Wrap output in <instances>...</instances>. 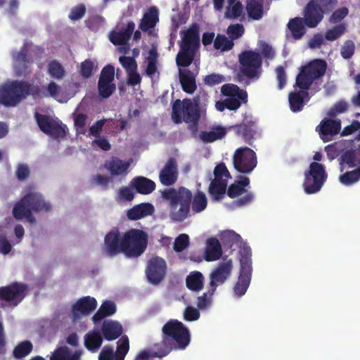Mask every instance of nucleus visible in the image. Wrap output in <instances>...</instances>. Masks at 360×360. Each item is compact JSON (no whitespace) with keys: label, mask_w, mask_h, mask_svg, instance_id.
<instances>
[{"label":"nucleus","mask_w":360,"mask_h":360,"mask_svg":"<svg viewBox=\"0 0 360 360\" xmlns=\"http://www.w3.org/2000/svg\"><path fill=\"white\" fill-rule=\"evenodd\" d=\"M162 198L169 202V216L173 222L180 223L191 216V210L193 213H200L207 205L205 194L198 191L194 195L192 192L181 186L178 189L168 188L161 192Z\"/></svg>","instance_id":"1"},{"label":"nucleus","mask_w":360,"mask_h":360,"mask_svg":"<svg viewBox=\"0 0 360 360\" xmlns=\"http://www.w3.org/2000/svg\"><path fill=\"white\" fill-rule=\"evenodd\" d=\"M326 69L327 63L322 59L313 60L302 67L295 81V85L301 90L290 92L288 95L290 108L292 112L303 109L304 103L310 98L308 90L314 80L324 76Z\"/></svg>","instance_id":"2"},{"label":"nucleus","mask_w":360,"mask_h":360,"mask_svg":"<svg viewBox=\"0 0 360 360\" xmlns=\"http://www.w3.org/2000/svg\"><path fill=\"white\" fill-rule=\"evenodd\" d=\"M51 210V205L44 200L41 193L29 192L14 205L13 215L17 220L26 219L30 223L34 224L36 219L32 214V211L49 212Z\"/></svg>","instance_id":"3"},{"label":"nucleus","mask_w":360,"mask_h":360,"mask_svg":"<svg viewBox=\"0 0 360 360\" xmlns=\"http://www.w3.org/2000/svg\"><path fill=\"white\" fill-rule=\"evenodd\" d=\"M37 87L24 80H14L0 87V104L5 107H15L23 99L32 95L37 96Z\"/></svg>","instance_id":"4"},{"label":"nucleus","mask_w":360,"mask_h":360,"mask_svg":"<svg viewBox=\"0 0 360 360\" xmlns=\"http://www.w3.org/2000/svg\"><path fill=\"white\" fill-rule=\"evenodd\" d=\"M172 119L175 124L184 121L190 124L191 129H196L200 119V106L188 98L176 99L172 105Z\"/></svg>","instance_id":"5"},{"label":"nucleus","mask_w":360,"mask_h":360,"mask_svg":"<svg viewBox=\"0 0 360 360\" xmlns=\"http://www.w3.org/2000/svg\"><path fill=\"white\" fill-rule=\"evenodd\" d=\"M148 234L143 230L130 229L122 236V248L124 255L128 258H137L146 250Z\"/></svg>","instance_id":"6"},{"label":"nucleus","mask_w":360,"mask_h":360,"mask_svg":"<svg viewBox=\"0 0 360 360\" xmlns=\"http://www.w3.org/2000/svg\"><path fill=\"white\" fill-rule=\"evenodd\" d=\"M162 334L172 343L174 350L185 349L191 342L188 328L176 319L169 320L162 328Z\"/></svg>","instance_id":"7"},{"label":"nucleus","mask_w":360,"mask_h":360,"mask_svg":"<svg viewBox=\"0 0 360 360\" xmlns=\"http://www.w3.org/2000/svg\"><path fill=\"white\" fill-rule=\"evenodd\" d=\"M327 178L328 174L324 166L317 162H311L309 169L304 172V179L302 184L304 192L308 195L319 192Z\"/></svg>","instance_id":"8"},{"label":"nucleus","mask_w":360,"mask_h":360,"mask_svg":"<svg viewBox=\"0 0 360 360\" xmlns=\"http://www.w3.org/2000/svg\"><path fill=\"white\" fill-rule=\"evenodd\" d=\"M27 292V284L13 282L6 286L0 287V300L7 302L10 306L15 307L24 300Z\"/></svg>","instance_id":"9"},{"label":"nucleus","mask_w":360,"mask_h":360,"mask_svg":"<svg viewBox=\"0 0 360 360\" xmlns=\"http://www.w3.org/2000/svg\"><path fill=\"white\" fill-rule=\"evenodd\" d=\"M13 68L17 76H26L31 72V66L34 60L27 44H24L19 51L13 52Z\"/></svg>","instance_id":"10"},{"label":"nucleus","mask_w":360,"mask_h":360,"mask_svg":"<svg viewBox=\"0 0 360 360\" xmlns=\"http://www.w3.org/2000/svg\"><path fill=\"white\" fill-rule=\"evenodd\" d=\"M129 350V338L127 335H122L117 342L115 352L112 345H105L99 354L98 360H124Z\"/></svg>","instance_id":"11"},{"label":"nucleus","mask_w":360,"mask_h":360,"mask_svg":"<svg viewBox=\"0 0 360 360\" xmlns=\"http://www.w3.org/2000/svg\"><path fill=\"white\" fill-rule=\"evenodd\" d=\"M166 270V262L160 257H153L148 262L146 275L150 283L157 285L165 277Z\"/></svg>","instance_id":"12"},{"label":"nucleus","mask_w":360,"mask_h":360,"mask_svg":"<svg viewBox=\"0 0 360 360\" xmlns=\"http://www.w3.org/2000/svg\"><path fill=\"white\" fill-rule=\"evenodd\" d=\"M122 236L117 229L109 231L104 238V251L107 256L115 257L120 253L124 255L122 248Z\"/></svg>","instance_id":"13"},{"label":"nucleus","mask_w":360,"mask_h":360,"mask_svg":"<svg viewBox=\"0 0 360 360\" xmlns=\"http://www.w3.org/2000/svg\"><path fill=\"white\" fill-rule=\"evenodd\" d=\"M341 129V122L340 120L325 118L316 127L320 138L323 142L331 141L333 136L338 134Z\"/></svg>","instance_id":"14"},{"label":"nucleus","mask_w":360,"mask_h":360,"mask_svg":"<svg viewBox=\"0 0 360 360\" xmlns=\"http://www.w3.org/2000/svg\"><path fill=\"white\" fill-rule=\"evenodd\" d=\"M323 11L314 3V0H310L304 7L303 11L305 25L309 28H314L322 21L324 16Z\"/></svg>","instance_id":"15"},{"label":"nucleus","mask_w":360,"mask_h":360,"mask_svg":"<svg viewBox=\"0 0 360 360\" xmlns=\"http://www.w3.org/2000/svg\"><path fill=\"white\" fill-rule=\"evenodd\" d=\"M231 272V265L226 262L220 263L210 274L209 287L216 291L219 285H222L229 277Z\"/></svg>","instance_id":"16"},{"label":"nucleus","mask_w":360,"mask_h":360,"mask_svg":"<svg viewBox=\"0 0 360 360\" xmlns=\"http://www.w3.org/2000/svg\"><path fill=\"white\" fill-rule=\"evenodd\" d=\"M160 183L165 186L174 185L178 179V166L174 158H169L160 172Z\"/></svg>","instance_id":"17"},{"label":"nucleus","mask_w":360,"mask_h":360,"mask_svg":"<svg viewBox=\"0 0 360 360\" xmlns=\"http://www.w3.org/2000/svg\"><path fill=\"white\" fill-rule=\"evenodd\" d=\"M338 162L341 172L347 169L360 167V148L343 150L338 158Z\"/></svg>","instance_id":"18"},{"label":"nucleus","mask_w":360,"mask_h":360,"mask_svg":"<svg viewBox=\"0 0 360 360\" xmlns=\"http://www.w3.org/2000/svg\"><path fill=\"white\" fill-rule=\"evenodd\" d=\"M181 42L180 47L198 49L200 46L199 27L197 24H193L188 30L181 32Z\"/></svg>","instance_id":"19"},{"label":"nucleus","mask_w":360,"mask_h":360,"mask_svg":"<svg viewBox=\"0 0 360 360\" xmlns=\"http://www.w3.org/2000/svg\"><path fill=\"white\" fill-rule=\"evenodd\" d=\"M82 349L72 350L66 345L57 347L49 356V360H81Z\"/></svg>","instance_id":"20"},{"label":"nucleus","mask_w":360,"mask_h":360,"mask_svg":"<svg viewBox=\"0 0 360 360\" xmlns=\"http://www.w3.org/2000/svg\"><path fill=\"white\" fill-rule=\"evenodd\" d=\"M135 29V24L133 21L127 22L124 29L120 31L112 30L109 34V40L114 45H125L130 39Z\"/></svg>","instance_id":"21"},{"label":"nucleus","mask_w":360,"mask_h":360,"mask_svg":"<svg viewBox=\"0 0 360 360\" xmlns=\"http://www.w3.org/2000/svg\"><path fill=\"white\" fill-rule=\"evenodd\" d=\"M262 72V58L260 53L249 51V84L258 79Z\"/></svg>","instance_id":"22"},{"label":"nucleus","mask_w":360,"mask_h":360,"mask_svg":"<svg viewBox=\"0 0 360 360\" xmlns=\"http://www.w3.org/2000/svg\"><path fill=\"white\" fill-rule=\"evenodd\" d=\"M188 69L179 70V77L182 90L188 94H193L197 89L196 75Z\"/></svg>","instance_id":"23"},{"label":"nucleus","mask_w":360,"mask_h":360,"mask_svg":"<svg viewBox=\"0 0 360 360\" xmlns=\"http://www.w3.org/2000/svg\"><path fill=\"white\" fill-rule=\"evenodd\" d=\"M96 306L97 302L95 298L90 296L83 297L73 305L72 312L75 316L88 315L96 309Z\"/></svg>","instance_id":"24"},{"label":"nucleus","mask_w":360,"mask_h":360,"mask_svg":"<svg viewBox=\"0 0 360 360\" xmlns=\"http://www.w3.org/2000/svg\"><path fill=\"white\" fill-rule=\"evenodd\" d=\"M130 186L137 193L143 195L151 193L156 188V184L153 181L141 176L134 177L131 181Z\"/></svg>","instance_id":"25"},{"label":"nucleus","mask_w":360,"mask_h":360,"mask_svg":"<svg viewBox=\"0 0 360 360\" xmlns=\"http://www.w3.org/2000/svg\"><path fill=\"white\" fill-rule=\"evenodd\" d=\"M101 331L106 340L112 341L122 335L123 328L122 325L117 321L105 320L103 323Z\"/></svg>","instance_id":"26"},{"label":"nucleus","mask_w":360,"mask_h":360,"mask_svg":"<svg viewBox=\"0 0 360 360\" xmlns=\"http://www.w3.org/2000/svg\"><path fill=\"white\" fill-rule=\"evenodd\" d=\"M222 255L221 245L219 240L212 237L207 240L205 259L207 262L218 260Z\"/></svg>","instance_id":"27"},{"label":"nucleus","mask_w":360,"mask_h":360,"mask_svg":"<svg viewBox=\"0 0 360 360\" xmlns=\"http://www.w3.org/2000/svg\"><path fill=\"white\" fill-rule=\"evenodd\" d=\"M154 212V207L148 202L141 203L134 206L127 212L128 219L131 220H138L151 215Z\"/></svg>","instance_id":"28"},{"label":"nucleus","mask_w":360,"mask_h":360,"mask_svg":"<svg viewBox=\"0 0 360 360\" xmlns=\"http://www.w3.org/2000/svg\"><path fill=\"white\" fill-rule=\"evenodd\" d=\"M146 350L150 351L152 357L162 358L168 355L172 350H174V347L162 334V340L154 344L153 347Z\"/></svg>","instance_id":"29"},{"label":"nucleus","mask_w":360,"mask_h":360,"mask_svg":"<svg viewBox=\"0 0 360 360\" xmlns=\"http://www.w3.org/2000/svg\"><path fill=\"white\" fill-rule=\"evenodd\" d=\"M129 163L123 162L117 157H112L105 160L104 167L112 176H117L127 172Z\"/></svg>","instance_id":"30"},{"label":"nucleus","mask_w":360,"mask_h":360,"mask_svg":"<svg viewBox=\"0 0 360 360\" xmlns=\"http://www.w3.org/2000/svg\"><path fill=\"white\" fill-rule=\"evenodd\" d=\"M227 180L214 179L210 182L208 193L212 200L219 201L224 198L227 188Z\"/></svg>","instance_id":"31"},{"label":"nucleus","mask_w":360,"mask_h":360,"mask_svg":"<svg viewBox=\"0 0 360 360\" xmlns=\"http://www.w3.org/2000/svg\"><path fill=\"white\" fill-rule=\"evenodd\" d=\"M233 162L238 172L248 173V147H241L235 151Z\"/></svg>","instance_id":"32"},{"label":"nucleus","mask_w":360,"mask_h":360,"mask_svg":"<svg viewBox=\"0 0 360 360\" xmlns=\"http://www.w3.org/2000/svg\"><path fill=\"white\" fill-rule=\"evenodd\" d=\"M226 129L221 125H213L209 131H202L200 138L204 143H212L223 139L226 134Z\"/></svg>","instance_id":"33"},{"label":"nucleus","mask_w":360,"mask_h":360,"mask_svg":"<svg viewBox=\"0 0 360 360\" xmlns=\"http://www.w3.org/2000/svg\"><path fill=\"white\" fill-rule=\"evenodd\" d=\"M159 21V11L155 6L150 7L143 15V19L140 23L139 27L146 32L150 28H153Z\"/></svg>","instance_id":"34"},{"label":"nucleus","mask_w":360,"mask_h":360,"mask_svg":"<svg viewBox=\"0 0 360 360\" xmlns=\"http://www.w3.org/2000/svg\"><path fill=\"white\" fill-rule=\"evenodd\" d=\"M103 343V337L99 331L90 330L84 335V346L91 352H97Z\"/></svg>","instance_id":"35"},{"label":"nucleus","mask_w":360,"mask_h":360,"mask_svg":"<svg viewBox=\"0 0 360 360\" xmlns=\"http://www.w3.org/2000/svg\"><path fill=\"white\" fill-rule=\"evenodd\" d=\"M204 276L198 271H191L186 278V285L193 292H200L204 286Z\"/></svg>","instance_id":"36"},{"label":"nucleus","mask_w":360,"mask_h":360,"mask_svg":"<svg viewBox=\"0 0 360 360\" xmlns=\"http://www.w3.org/2000/svg\"><path fill=\"white\" fill-rule=\"evenodd\" d=\"M304 25H306L305 20L300 17H295L289 20L288 28L290 31L294 39H300L305 34L306 29Z\"/></svg>","instance_id":"37"},{"label":"nucleus","mask_w":360,"mask_h":360,"mask_svg":"<svg viewBox=\"0 0 360 360\" xmlns=\"http://www.w3.org/2000/svg\"><path fill=\"white\" fill-rule=\"evenodd\" d=\"M116 310V305L113 302L109 300L103 302L92 317L94 323H97L104 318L113 315Z\"/></svg>","instance_id":"38"},{"label":"nucleus","mask_w":360,"mask_h":360,"mask_svg":"<svg viewBox=\"0 0 360 360\" xmlns=\"http://www.w3.org/2000/svg\"><path fill=\"white\" fill-rule=\"evenodd\" d=\"M33 86L37 87V96L32 95L34 99L49 96L56 98L60 90V86L54 82H51L47 86H40L37 84H33Z\"/></svg>","instance_id":"39"},{"label":"nucleus","mask_w":360,"mask_h":360,"mask_svg":"<svg viewBox=\"0 0 360 360\" xmlns=\"http://www.w3.org/2000/svg\"><path fill=\"white\" fill-rule=\"evenodd\" d=\"M195 51L194 49L180 47V51L176 57V65L182 68L188 67L194 60Z\"/></svg>","instance_id":"40"},{"label":"nucleus","mask_w":360,"mask_h":360,"mask_svg":"<svg viewBox=\"0 0 360 360\" xmlns=\"http://www.w3.org/2000/svg\"><path fill=\"white\" fill-rule=\"evenodd\" d=\"M264 14V0H249V18L259 20Z\"/></svg>","instance_id":"41"},{"label":"nucleus","mask_w":360,"mask_h":360,"mask_svg":"<svg viewBox=\"0 0 360 360\" xmlns=\"http://www.w3.org/2000/svg\"><path fill=\"white\" fill-rule=\"evenodd\" d=\"M241 181L231 184L227 189V195L231 198H236L240 195L245 191V188L248 186V178L241 177Z\"/></svg>","instance_id":"42"},{"label":"nucleus","mask_w":360,"mask_h":360,"mask_svg":"<svg viewBox=\"0 0 360 360\" xmlns=\"http://www.w3.org/2000/svg\"><path fill=\"white\" fill-rule=\"evenodd\" d=\"M360 180V166L339 176L340 182L345 186H350Z\"/></svg>","instance_id":"43"},{"label":"nucleus","mask_w":360,"mask_h":360,"mask_svg":"<svg viewBox=\"0 0 360 360\" xmlns=\"http://www.w3.org/2000/svg\"><path fill=\"white\" fill-rule=\"evenodd\" d=\"M32 349V343L29 340H24L14 347L13 350V356L15 359H21L30 354Z\"/></svg>","instance_id":"44"},{"label":"nucleus","mask_w":360,"mask_h":360,"mask_svg":"<svg viewBox=\"0 0 360 360\" xmlns=\"http://www.w3.org/2000/svg\"><path fill=\"white\" fill-rule=\"evenodd\" d=\"M243 6L239 1L228 0L225 16L227 18H237L242 14Z\"/></svg>","instance_id":"45"},{"label":"nucleus","mask_w":360,"mask_h":360,"mask_svg":"<svg viewBox=\"0 0 360 360\" xmlns=\"http://www.w3.org/2000/svg\"><path fill=\"white\" fill-rule=\"evenodd\" d=\"M214 292L215 290L208 287L207 292L197 297L196 306L198 309L205 310L211 306Z\"/></svg>","instance_id":"46"},{"label":"nucleus","mask_w":360,"mask_h":360,"mask_svg":"<svg viewBox=\"0 0 360 360\" xmlns=\"http://www.w3.org/2000/svg\"><path fill=\"white\" fill-rule=\"evenodd\" d=\"M349 103L344 100L340 99L335 102L332 107L327 112V115L329 117H335L338 115L345 113L349 110Z\"/></svg>","instance_id":"47"},{"label":"nucleus","mask_w":360,"mask_h":360,"mask_svg":"<svg viewBox=\"0 0 360 360\" xmlns=\"http://www.w3.org/2000/svg\"><path fill=\"white\" fill-rule=\"evenodd\" d=\"M233 42L224 34H218L214 40V47L222 52L228 51L233 47Z\"/></svg>","instance_id":"48"},{"label":"nucleus","mask_w":360,"mask_h":360,"mask_svg":"<svg viewBox=\"0 0 360 360\" xmlns=\"http://www.w3.org/2000/svg\"><path fill=\"white\" fill-rule=\"evenodd\" d=\"M48 72L51 77L61 79L65 75V71L62 65L56 60H51L48 65Z\"/></svg>","instance_id":"49"},{"label":"nucleus","mask_w":360,"mask_h":360,"mask_svg":"<svg viewBox=\"0 0 360 360\" xmlns=\"http://www.w3.org/2000/svg\"><path fill=\"white\" fill-rule=\"evenodd\" d=\"M116 89L113 82L98 81V90L99 96L103 98H108Z\"/></svg>","instance_id":"50"},{"label":"nucleus","mask_w":360,"mask_h":360,"mask_svg":"<svg viewBox=\"0 0 360 360\" xmlns=\"http://www.w3.org/2000/svg\"><path fill=\"white\" fill-rule=\"evenodd\" d=\"M239 66L236 68L238 70V77L239 80H243L248 78V50L243 51L239 55Z\"/></svg>","instance_id":"51"},{"label":"nucleus","mask_w":360,"mask_h":360,"mask_svg":"<svg viewBox=\"0 0 360 360\" xmlns=\"http://www.w3.org/2000/svg\"><path fill=\"white\" fill-rule=\"evenodd\" d=\"M346 32V25L343 23L337 25L325 32V38L328 41H335L342 36Z\"/></svg>","instance_id":"52"},{"label":"nucleus","mask_w":360,"mask_h":360,"mask_svg":"<svg viewBox=\"0 0 360 360\" xmlns=\"http://www.w3.org/2000/svg\"><path fill=\"white\" fill-rule=\"evenodd\" d=\"M34 118L40 130L44 133L49 131V128L53 123L49 116L35 112Z\"/></svg>","instance_id":"53"},{"label":"nucleus","mask_w":360,"mask_h":360,"mask_svg":"<svg viewBox=\"0 0 360 360\" xmlns=\"http://www.w3.org/2000/svg\"><path fill=\"white\" fill-rule=\"evenodd\" d=\"M97 68V64L90 59H86L81 63L79 73L84 78H89Z\"/></svg>","instance_id":"54"},{"label":"nucleus","mask_w":360,"mask_h":360,"mask_svg":"<svg viewBox=\"0 0 360 360\" xmlns=\"http://www.w3.org/2000/svg\"><path fill=\"white\" fill-rule=\"evenodd\" d=\"M189 245V237L187 234H180L174 240L173 249L176 252H181Z\"/></svg>","instance_id":"55"},{"label":"nucleus","mask_w":360,"mask_h":360,"mask_svg":"<svg viewBox=\"0 0 360 360\" xmlns=\"http://www.w3.org/2000/svg\"><path fill=\"white\" fill-rule=\"evenodd\" d=\"M221 94L225 96L236 97L238 96L240 98H243L240 94L239 87L233 84H224L221 88Z\"/></svg>","instance_id":"56"},{"label":"nucleus","mask_w":360,"mask_h":360,"mask_svg":"<svg viewBox=\"0 0 360 360\" xmlns=\"http://www.w3.org/2000/svg\"><path fill=\"white\" fill-rule=\"evenodd\" d=\"M214 179L220 180L231 179L230 172H229L226 165L224 162L218 164L214 169Z\"/></svg>","instance_id":"57"},{"label":"nucleus","mask_w":360,"mask_h":360,"mask_svg":"<svg viewBox=\"0 0 360 360\" xmlns=\"http://www.w3.org/2000/svg\"><path fill=\"white\" fill-rule=\"evenodd\" d=\"M355 44L352 40H347L344 42L341 50L340 54L344 59H350L354 53Z\"/></svg>","instance_id":"58"},{"label":"nucleus","mask_w":360,"mask_h":360,"mask_svg":"<svg viewBox=\"0 0 360 360\" xmlns=\"http://www.w3.org/2000/svg\"><path fill=\"white\" fill-rule=\"evenodd\" d=\"M244 32V27L240 24L231 25L226 30V33L232 41L241 37Z\"/></svg>","instance_id":"59"},{"label":"nucleus","mask_w":360,"mask_h":360,"mask_svg":"<svg viewBox=\"0 0 360 360\" xmlns=\"http://www.w3.org/2000/svg\"><path fill=\"white\" fill-rule=\"evenodd\" d=\"M119 60L122 67L125 69L127 73L137 70V63L133 57L120 56Z\"/></svg>","instance_id":"60"},{"label":"nucleus","mask_w":360,"mask_h":360,"mask_svg":"<svg viewBox=\"0 0 360 360\" xmlns=\"http://www.w3.org/2000/svg\"><path fill=\"white\" fill-rule=\"evenodd\" d=\"M86 11L84 4H79L72 8L68 17L72 20H80L84 16Z\"/></svg>","instance_id":"61"},{"label":"nucleus","mask_w":360,"mask_h":360,"mask_svg":"<svg viewBox=\"0 0 360 360\" xmlns=\"http://www.w3.org/2000/svg\"><path fill=\"white\" fill-rule=\"evenodd\" d=\"M314 3L325 14L330 13L337 5L338 0H314Z\"/></svg>","instance_id":"62"},{"label":"nucleus","mask_w":360,"mask_h":360,"mask_svg":"<svg viewBox=\"0 0 360 360\" xmlns=\"http://www.w3.org/2000/svg\"><path fill=\"white\" fill-rule=\"evenodd\" d=\"M240 239V235L233 231H226L221 234V240L231 247H232L233 244H237Z\"/></svg>","instance_id":"63"},{"label":"nucleus","mask_w":360,"mask_h":360,"mask_svg":"<svg viewBox=\"0 0 360 360\" xmlns=\"http://www.w3.org/2000/svg\"><path fill=\"white\" fill-rule=\"evenodd\" d=\"M348 9L346 7H342L335 10L329 18V22L336 24L342 21L347 15Z\"/></svg>","instance_id":"64"}]
</instances>
